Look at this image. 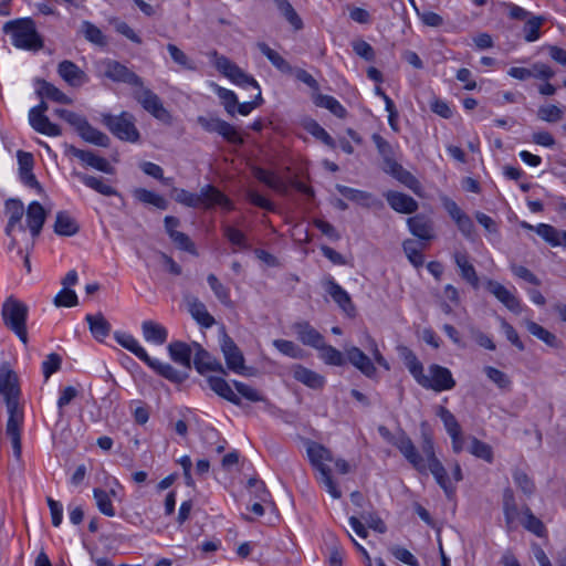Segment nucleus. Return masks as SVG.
Wrapping results in <instances>:
<instances>
[{
  "label": "nucleus",
  "mask_w": 566,
  "mask_h": 566,
  "mask_svg": "<svg viewBox=\"0 0 566 566\" xmlns=\"http://www.w3.org/2000/svg\"><path fill=\"white\" fill-rule=\"evenodd\" d=\"M391 443L419 473L426 474L429 471L447 497L450 499L455 493V485L449 478L444 465L436 455L434 442L430 433L422 432L421 450L424 458L403 431Z\"/></svg>",
  "instance_id": "f257e3e1"
},
{
  "label": "nucleus",
  "mask_w": 566,
  "mask_h": 566,
  "mask_svg": "<svg viewBox=\"0 0 566 566\" xmlns=\"http://www.w3.org/2000/svg\"><path fill=\"white\" fill-rule=\"evenodd\" d=\"M0 395L6 401L9 413L6 433L11 440L14 457L20 459L22 450V415L18 410L20 389L15 373L7 367L0 368Z\"/></svg>",
  "instance_id": "f03ea898"
},
{
  "label": "nucleus",
  "mask_w": 566,
  "mask_h": 566,
  "mask_svg": "<svg viewBox=\"0 0 566 566\" xmlns=\"http://www.w3.org/2000/svg\"><path fill=\"white\" fill-rule=\"evenodd\" d=\"M361 345L367 349L373 358L367 356L359 347L348 346L345 347L346 361L359 370L365 377L375 379L377 377V368L375 364L390 370V364L379 350L376 339L368 333L364 335Z\"/></svg>",
  "instance_id": "7ed1b4c3"
},
{
  "label": "nucleus",
  "mask_w": 566,
  "mask_h": 566,
  "mask_svg": "<svg viewBox=\"0 0 566 566\" xmlns=\"http://www.w3.org/2000/svg\"><path fill=\"white\" fill-rule=\"evenodd\" d=\"M174 199L188 208L211 209L220 206L228 211L233 209L232 201L213 185H206L200 189L199 193L190 192L186 189L175 188Z\"/></svg>",
  "instance_id": "20e7f679"
},
{
  "label": "nucleus",
  "mask_w": 566,
  "mask_h": 566,
  "mask_svg": "<svg viewBox=\"0 0 566 566\" xmlns=\"http://www.w3.org/2000/svg\"><path fill=\"white\" fill-rule=\"evenodd\" d=\"M3 32L11 35V43L17 49L39 51L43 48V40L31 18H20L6 22Z\"/></svg>",
  "instance_id": "39448f33"
},
{
  "label": "nucleus",
  "mask_w": 566,
  "mask_h": 566,
  "mask_svg": "<svg viewBox=\"0 0 566 566\" xmlns=\"http://www.w3.org/2000/svg\"><path fill=\"white\" fill-rule=\"evenodd\" d=\"M306 452L311 464L319 473L318 481L333 499H339L342 493L332 478L331 469L325 464L333 461L332 452L323 444L313 441L307 443Z\"/></svg>",
  "instance_id": "423d86ee"
},
{
  "label": "nucleus",
  "mask_w": 566,
  "mask_h": 566,
  "mask_svg": "<svg viewBox=\"0 0 566 566\" xmlns=\"http://www.w3.org/2000/svg\"><path fill=\"white\" fill-rule=\"evenodd\" d=\"M28 306L13 296L6 298L2 304L1 315L4 325L11 329L24 345L28 344Z\"/></svg>",
  "instance_id": "0eeeda50"
},
{
  "label": "nucleus",
  "mask_w": 566,
  "mask_h": 566,
  "mask_svg": "<svg viewBox=\"0 0 566 566\" xmlns=\"http://www.w3.org/2000/svg\"><path fill=\"white\" fill-rule=\"evenodd\" d=\"M371 139L382 158V170L402 182L403 185L411 187V184L416 182L415 177L406 170L395 158V149L392 145L386 140L381 135L375 133Z\"/></svg>",
  "instance_id": "6e6552de"
},
{
  "label": "nucleus",
  "mask_w": 566,
  "mask_h": 566,
  "mask_svg": "<svg viewBox=\"0 0 566 566\" xmlns=\"http://www.w3.org/2000/svg\"><path fill=\"white\" fill-rule=\"evenodd\" d=\"M134 120V116L127 112H122L118 116L112 114L102 115V123L114 136L130 143H136L139 139V133Z\"/></svg>",
  "instance_id": "1a4fd4ad"
},
{
  "label": "nucleus",
  "mask_w": 566,
  "mask_h": 566,
  "mask_svg": "<svg viewBox=\"0 0 566 566\" xmlns=\"http://www.w3.org/2000/svg\"><path fill=\"white\" fill-rule=\"evenodd\" d=\"M97 69L101 76L113 82L124 83L133 87H143V78L118 61L104 59L98 62Z\"/></svg>",
  "instance_id": "9d476101"
},
{
  "label": "nucleus",
  "mask_w": 566,
  "mask_h": 566,
  "mask_svg": "<svg viewBox=\"0 0 566 566\" xmlns=\"http://www.w3.org/2000/svg\"><path fill=\"white\" fill-rule=\"evenodd\" d=\"M429 375L423 374L418 385L424 389L436 392L451 390L455 387V380L452 373L447 367L438 364H431L428 367Z\"/></svg>",
  "instance_id": "9b49d317"
},
{
  "label": "nucleus",
  "mask_w": 566,
  "mask_h": 566,
  "mask_svg": "<svg viewBox=\"0 0 566 566\" xmlns=\"http://www.w3.org/2000/svg\"><path fill=\"white\" fill-rule=\"evenodd\" d=\"M503 509L509 530L523 526L526 531H531V512L528 509L518 510L511 489H505L503 493Z\"/></svg>",
  "instance_id": "f8f14e48"
},
{
  "label": "nucleus",
  "mask_w": 566,
  "mask_h": 566,
  "mask_svg": "<svg viewBox=\"0 0 566 566\" xmlns=\"http://www.w3.org/2000/svg\"><path fill=\"white\" fill-rule=\"evenodd\" d=\"M197 123L208 133H217L228 143L241 146L244 140L230 123L216 116H198Z\"/></svg>",
  "instance_id": "ddd939ff"
},
{
  "label": "nucleus",
  "mask_w": 566,
  "mask_h": 566,
  "mask_svg": "<svg viewBox=\"0 0 566 566\" xmlns=\"http://www.w3.org/2000/svg\"><path fill=\"white\" fill-rule=\"evenodd\" d=\"M216 67L220 73H222L226 77H228L235 85L242 87H253L256 91L261 90L258 82L251 75L247 74L241 67H239L235 63L230 61L226 56H218L216 60Z\"/></svg>",
  "instance_id": "4468645a"
},
{
  "label": "nucleus",
  "mask_w": 566,
  "mask_h": 566,
  "mask_svg": "<svg viewBox=\"0 0 566 566\" xmlns=\"http://www.w3.org/2000/svg\"><path fill=\"white\" fill-rule=\"evenodd\" d=\"M6 214L8 216V223L4 232L10 238L9 249L18 248V241L13 235L15 227L20 231L25 232V227L21 223L23 214L25 213L24 206L20 199H8L4 203Z\"/></svg>",
  "instance_id": "2eb2a0df"
},
{
  "label": "nucleus",
  "mask_w": 566,
  "mask_h": 566,
  "mask_svg": "<svg viewBox=\"0 0 566 566\" xmlns=\"http://www.w3.org/2000/svg\"><path fill=\"white\" fill-rule=\"evenodd\" d=\"M48 111V104L44 101L34 107H32L29 112V122L32 128L43 135L56 137L62 134L61 128L50 122L45 112Z\"/></svg>",
  "instance_id": "dca6fc26"
},
{
  "label": "nucleus",
  "mask_w": 566,
  "mask_h": 566,
  "mask_svg": "<svg viewBox=\"0 0 566 566\" xmlns=\"http://www.w3.org/2000/svg\"><path fill=\"white\" fill-rule=\"evenodd\" d=\"M140 91L135 93L136 101L143 108L161 122H169L171 116L164 107L160 97L147 87H139Z\"/></svg>",
  "instance_id": "f3484780"
},
{
  "label": "nucleus",
  "mask_w": 566,
  "mask_h": 566,
  "mask_svg": "<svg viewBox=\"0 0 566 566\" xmlns=\"http://www.w3.org/2000/svg\"><path fill=\"white\" fill-rule=\"evenodd\" d=\"M220 347L228 369L235 374L243 375L245 370L243 353L234 340L226 333L221 338Z\"/></svg>",
  "instance_id": "a211bd4d"
},
{
  "label": "nucleus",
  "mask_w": 566,
  "mask_h": 566,
  "mask_svg": "<svg viewBox=\"0 0 566 566\" xmlns=\"http://www.w3.org/2000/svg\"><path fill=\"white\" fill-rule=\"evenodd\" d=\"M25 217L27 227L30 230L32 237L30 244L25 247V249L29 250L33 248L34 240L40 235L42 231L46 220V211L39 201H32L25 210Z\"/></svg>",
  "instance_id": "6ab92c4d"
},
{
  "label": "nucleus",
  "mask_w": 566,
  "mask_h": 566,
  "mask_svg": "<svg viewBox=\"0 0 566 566\" xmlns=\"http://www.w3.org/2000/svg\"><path fill=\"white\" fill-rule=\"evenodd\" d=\"M195 349L193 366L200 375H205L207 371H217L222 375H227L223 365L207 352L199 343H192Z\"/></svg>",
  "instance_id": "aec40b11"
},
{
  "label": "nucleus",
  "mask_w": 566,
  "mask_h": 566,
  "mask_svg": "<svg viewBox=\"0 0 566 566\" xmlns=\"http://www.w3.org/2000/svg\"><path fill=\"white\" fill-rule=\"evenodd\" d=\"M322 285L333 301L348 315H355L356 308L349 294L331 275L326 276Z\"/></svg>",
  "instance_id": "412c9836"
},
{
  "label": "nucleus",
  "mask_w": 566,
  "mask_h": 566,
  "mask_svg": "<svg viewBox=\"0 0 566 566\" xmlns=\"http://www.w3.org/2000/svg\"><path fill=\"white\" fill-rule=\"evenodd\" d=\"M407 226L411 234L420 241L429 242L434 238V223L428 214L417 213L408 218Z\"/></svg>",
  "instance_id": "4be33fe9"
},
{
  "label": "nucleus",
  "mask_w": 566,
  "mask_h": 566,
  "mask_svg": "<svg viewBox=\"0 0 566 566\" xmlns=\"http://www.w3.org/2000/svg\"><path fill=\"white\" fill-rule=\"evenodd\" d=\"M292 329L303 345L314 349L322 347L325 342L324 336L306 321L294 323Z\"/></svg>",
  "instance_id": "5701e85b"
},
{
  "label": "nucleus",
  "mask_w": 566,
  "mask_h": 566,
  "mask_svg": "<svg viewBox=\"0 0 566 566\" xmlns=\"http://www.w3.org/2000/svg\"><path fill=\"white\" fill-rule=\"evenodd\" d=\"M66 147L67 154L73 155L86 166L105 174H113L114 168L105 158L97 156L91 150H83L73 145H67Z\"/></svg>",
  "instance_id": "b1692460"
},
{
  "label": "nucleus",
  "mask_w": 566,
  "mask_h": 566,
  "mask_svg": "<svg viewBox=\"0 0 566 566\" xmlns=\"http://www.w3.org/2000/svg\"><path fill=\"white\" fill-rule=\"evenodd\" d=\"M292 376L298 382L315 390L322 389L326 384L323 375L300 364L292 367Z\"/></svg>",
  "instance_id": "393cba45"
},
{
  "label": "nucleus",
  "mask_w": 566,
  "mask_h": 566,
  "mask_svg": "<svg viewBox=\"0 0 566 566\" xmlns=\"http://www.w3.org/2000/svg\"><path fill=\"white\" fill-rule=\"evenodd\" d=\"M385 197L396 212L410 214L418 210V202L409 195L390 190L385 193Z\"/></svg>",
  "instance_id": "a878e982"
},
{
  "label": "nucleus",
  "mask_w": 566,
  "mask_h": 566,
  "mask_svg": "<svg viewBox=\"0 0 566 566\" xmlns=\"http://www.w3.org/2000/svg\"><path fill=\"white\" fill-rule=\"evenodd\" d=\"M485 289L494 295L510 311L516 312L520 308V302L516 296L503 284L494 280H488Z\"/></svg>",
  "instance_id": "bb28decb"
},
{
  "label": "nucleus",
  "mask_w": 566,
  "mask_h": 566,
  "mask_svg": "<svg viewBox=\"0 0 566 566\" xmlns=\"http://www.w3.org/2000/svg\"><path fill=\"white\" fill-rule=\"evenodd\" d=\"M145 364L155 370L158 375L171 382L181 384L188 378L187 371L178 370L170 364L161 363L158 359L150 357V363L145 361Z\"/></svg>",
  "instance_id": "cd10ccee"
},
{
  "label": "nucleus",
  "mask_w": 566,
  "mask_h": 566,
  "mask_svg": "<svg viewBox=\"0 0 566 566\" xmlns=\"http://www.w3.org/2000/svg\"><path fill=\"white\" fill-rule=\"evenodd\" d=\"M57 73L71 86H80L86 80L84 71L69 60H64L59 63Z\"/></svg>",
  "instance_id": "c85d7f7f"
},
{
  "label": "nucleus",
  "mask_w": 566,
  "mask_h": 566,
  "mask_svg": "<svg viewBox=\"0 0 566 566\" xmlns=\"http://www.w3.org/2000/svg\"><path fill=\"white\" fill-rule=\"evenodd\" d=\"M168 352L175 363L184 366L187 370L191 368V355L192 352L195 353L192 344L188 345L179 340L172 342L168 345Z\"/></svg>",
  "instance_id": "c756f323"
},
{
  "label": "nucleus",
  "mask_w": 566,
  "mask_h": 566,
  "mask_svg": "<svg viewBox=\"0 0 566 566\" xmlns=\"http://www.w3.org/2000/svg\"><path fill=\"white\" fill-rule=\"evenodd\" d=\"M207 382L212 391L235 406L241 405L240 397L232 390L229 382L219 376L207 377Z\"/></svg>",
  "instance_id": "7c9ffc66"
},
{
  "label": "nucleus",
  "mask_w": 566,
  "mask_h": 566,
  "mask_svg": "<svg viewBox=\"0 0 566 566\" xmlns=\"http://www.w3.org/2000/svg\"><path fill=\"white\" fill-rule=\"evenodd\" d=\"M114 338L122 347L133 353L142 361L150 363V356L133 335L125 332H115Z\"/></svg>",
  "instance_id": "2f4dec72"
},
{
  "label": "nucleus",
  "mask_w": 566,
  "mask_h": 566,
  "mask_svg": "<svg viewBox=\"0 0 566 566\" xmlns=\"http://www.w3.org/2000/svg\"><path fill=\"white\" fill-rule=\"evenodd\" d=\"M253 175L260 182L266 185L272 190L282 195L287 193L289 187L286 182L275 172L256 167L253 169Z\"/></svg>",
  "instance_id": "473e14b6"
},
{
  "label": "nucleus",
  "mask_w": 566,
  "mask_h": 566,
  "mask_svg": "<svg viewBox=\"0 0 566 566\" xmlns=\"http://www.w3.org/2000/svg\"><path fill=\"white\" fill-rule=\"evenodd\" d=\"M85 321L91 334L97 342H103L109 335L112 326L102 313L87 314Z\"/></svg>",
  "instance_id": "72a5a7b5"
},
{
  "label": "nucleus",
  "mask_w": 566,
  "mask_h": 566,
  "mask_svg": "<svg viewBox=\"0 0 566 566\" xmlns=\"http://www.w3.org/2000/svg\"><path fill=\"white\" fill-rule=\"evenodd\" d=\"M142 332L145 340L155 345H163L168 338V331L161 324L154 321H144Z\"/></svg>",
  "instance_id": "f704fd0d"
},
{
  "label": "nucleus",
  "mask_w": 566,
  "mask_h": 566,
  "mask_svg": "<svg viewBox=\"0 0 566 566\" xmlns=\"http://www.w3.org/2000/svg\"><path fill=\"white\" fill-rule=\"evenodd\" d=\"M454 262L460 270V275L472 287L478 289L479 277L474 266L470 263L469 258L465 253L455 252Z\"/></svg>",
  "instance_id": "c9c22d12"
},
{
  "label": "nucleus",
  "mask_w": 566,
  "mask_h": 566,
  "mask_svg": "<svg viewBox=\"0 0 566 566\" xmlns=\"http://www.w3.org/2000/svg\"><path fill=\"white\" fill-rule=\"evenodd\" d=\"M536 233L552 247L566 248V231H559L553 226L539 223L534 229Z\"/></svg>",
  "instance_id": "e433bc0d"
},
{
  "label": "nucleus",
  "mask_w": 566,
  "mask_h": 566,
  "mask_svg": "<svg viewBox=\"0 0 566 566\" xmlns=\"http://www.w3.org/2000/svg\"><path fill=\"white\" fill-rule=\"evenodd\" d=\"M72 175L82 181L86 187L95 190L103 196H116L117 190L112 186L105 184L102 178L90 176L80 171H73Z\"/></svg>",
  "instance_id": "4c0bfd02"
},
{
  "label": "nucleus",
  "mask_w": 566,
  "mask_h": 566,
  "mask_svg": "<svg viewBox=\"0 0 566 566\" xmlns=\"http://www.w3.org/2000/svg\"><path fill=\"white\" fill-rule=\"evenodd\" d=\"M336 190L346 199L359 203L364 207H371L376 202L373 195L367 191L350 188L344 185H336Z\"/></svg>",
  "instance_id": "58836bf2"
},
{
  "label": "nucleus",
  "mask_w": 566,
  "mask_h": 566,
  "mask_svg": "<svg viewBox=\"0 0 566 566\" xmlns=\"http://www.w3.org/2000/svg\"><path fill=\"white\" fill-rule=\"evenodd\" d=\"M426 242H417L412 239H407L402 242V249L406 256L408 258L409 262L417 269L421 268L424 263L422 250L426 248Z\"/></svg>",
  "instance_id": "ea45409f"
},
{
  "label": "nucleus",
  "mask_w": 566,
  "mask_h": 566,
  "mask_svg": "<svg viewBox=\"0 0 566 566\" xmlns=\"http://www.w3.org/2000/svg\"><path fill=\"white\" fill-rule=\"evenodd\" d=\"M399 354L408 371L418 384L420 377H422V375L424 374L422 363L418 359L416 354L407 346L399 347Z\"/></svg>",
  "instance_id": "a19ab883"
},
{
  "label": "nucleus",
  "mask_w": 566,
  "mask_h": 566,
  "mask_svg": "<svg viewBox=\"0 0 566 566\" xmlns=\"http://www.w3.org/2000/svg\"><path fill=\"white\" fill-rule=\"evenodd\" d=\"M54 232L59 235L71 237L78 232V226L67 212L59 211L54 223Z\"/></svg>",
  "instance_id": "79ce46f5"
},
{
  "label": "nucleus",
  "mask_w": 566,
  "mask_h": 566,
  "mask_svg": "<svg viewBox=\"0 0 566 566\" xmlns=\"http://www.w3.org/2000/svg\"><path fill=\"white\" fill-rule=\"evenodd\" d=\"M38 95L61 104H71L72 99L53 84L42 80L39 81Z\"/></svg>",
  "instance_id": "37998d69"
},
{
  "label": "nucleus",
  "mask_w": 566,
  "mask_h": 566,
  "mask_svg": "<svg viewBox=\"0 0 566 566\" xmlns=\"http://www.w3.org/2000/svg\"><path fill=\"white\" fill-rule=\"evenodd\" d=\"M537 118L546 123H557L564 116V106L546 102L537 107Z\"/></svg>",
  "instance_id": "c03bdc74"
},
{
  "label": "nucleus",
  "mask_w": 566,
  "mask_h": 566,
  "mask_svg": "<svg viewBox=\"0 0 566 566\" xmlns=\"http://www.w3.org/2000/svg\"><path fill=\"white\" fill-rule=\"evenodd\" d=\"M222 232L228 241L234 247L233 252L251 249V244L249 243L247 235L235 227L229 224L223 226Z\"/></svg>",
  "instance_id": "a18cd8bd"
},
{
  "label": "nucleus",
  "mask_w": 566,
  "mask_h": 566,
  "mask_svg": "<svg viewBox=\"0 0 566 566\" xmlns=\"http://www.w3.org/2000/svg\"><path fill=\"white\" fill-rule=\"evenodd\" d=\"M316 350H318L319 353L318 357L326 365L339 367L346 364L345 352L342 353L334 346L325 344V342L323 343V346L317 348Z\"/></svg>",
  "instance_id": "49530a36"
},
{
  "label": "nucleus",
  "mask_w": 566,
  "mask_h": 566,
  "mask_svg": "<svg viewBox=\"0 0 566 566\" xmlns=\"http://www.w3.org/2000/svg\"><path fill=\"white\" fill-rule=\"evenodd\" d=\"M189 312L193 319L205 328H210L216 324L214 317L207 311L206 305L198 300L190 304Z\"/></svg>",
  "instance_id": "de8ad7c7"
},
{
  "label": "nucleus",
  "mask_w": 566,
  "mask_h": 566,
  "mask_svg": "<svg viewBox=\"0 0 566 566\" xmlns=\"http://www.w3.org/2000/svg\"><path fill=\"white\" fill-rule=\"evenodd\" d=\"M134 197L146 205H151L160 210H166L169 206L168 201L160 195L145 188L134 190Z\"/></svg>",
  "instance_id": "09e8293b"
},
{
  "label": "nucleus",
  "mask_w": 566,
  "mask_h": 566,
  "mask_svg": "<svg viewBox=\"0 0 566 566\" xmlns=\"http://www.w3.org/2000/svg\"><path fill=\"white\" fill-rule=\"evenodd\" d=\"M258 48L260 52L268 57V60L275 66L279 71L283 73H291L292 66L290 63L281 56L276 51L271 49L266 43L259 42Z\"/></svg>",
  "instance_id": "8fccbe9b"
},
{
  "label": "nucleus",
  "mask_w": 566,
  "mask_h": 566,
  "mask_svg": "<svg viewBox=\"0 0 566 566\" xmlns=\"http://www.w3.org/2000/svg\"><path fill=\"white\" fill-rule=\"evenodd\" d=\"M314 103L318 107H323L328 109L333 115L338 118H344L347 115L346 108L334 97L331 95L318 94Z\"/></svg>",
  "instance_id": "3c124183"
},
{
  "label": "nucleus",
  "mask_w": 566,
  "mask_h": 566,
  "mask_svg": "<svg viewBox=\"0 0 566 566\" xmlns=\"http://www.w3.org/2000/svg\"><path fill=\"white\" fill-rule=\"evenodd\" d=\"M93 497L97 510L107 517L116 515L115 507L109 499V493L101 488L93 489Z\"/></svg>",
  "instance_id": "603ef678"
},
{
  "label": "nucleus",
  "mask_w": 566,
  "mask_h": 566,
  "mask_svg": "<svg viewBox=\"0 0 566 566\" xmlns=\"http://www.w3.org/2000/svg\"><path fill=\"white\" fill-rule=\"evenodd\" d=\"M207 282L221 304L227 307L233 306L230 289L228 286L223 285L214 274H209L207 276Z\"/></svg>",
  "instance_id": "864d4df0"
},
{
  "label": "nucleus",
  "mask_w": 566,
  "mask_h": 566,
  "mask_svg": "<svg viewBox=\"0 0 566 566\" xmlns=\"http://www.w3.org/2000/svg\"><path fill=\"white\" fill-rule=\"evenodd\" d=\"M469 452L475 458L482 459L488 463H492L494 460L493 449L490 444L479 440L475 437H471Z\"/></svg>",
  "instance_id": "5fc2aeb1"
},
{
  "label": "nucleus",
  "mask_w": 566,
  "mask_h": 566,
  "mask_svg": "<svg viewBox=\"0 0 566 566\" xmlns=\"http://www.w3.org/2000/svg\"><path fill=\"white\" fill-rule=\"evenodd\" d=\"M276 8L280 10L285 20L295 29L301 30L303 28V21L294 10L293 6L289 0H273Z\"/></svg>",
  "instance_id": "6e6d98bb"
},
{
  "label": "nucleus",
  "mask_w": 566,
  "mask_h": 566,
  "mask_svg": "<svg viewBox=\"0 0 566 566\" xmlns=\"http://www.w3.org/2000/svg\"><path fill=\"white\" fill-rule=\"evenodd\" d=\"M213 87H214V93L220 98L221 104L223 105L226 112L230 116H234L235 108L238 105V97H237L235 93L228 88L221 87L217 84H213Z\"/></svg>",
  "instance_id": "4d7b16f0"
},
{
  "label": "nucleus",
  "mask_w": 566,
  "mask_h": 566,
  "mask_svg": "<svg viewBox=\"0 0 566 566\" xmlns=\"http://www.w3.org/2000/svg\"><path fill=\"white\" fill-rule=\"evenodd\" d=\"M81 138L86 143L99 146V147H108L109 137L97 128L93 127L90 123L86 125L85 129L80 134Z\"/></svg>",
  "instance_id": "13d9d810"
},
{
  "label": "nucleus",
  "mask_w": 566,
  "mask_h": 566,
  "mask_svg": "<svg viewBox=\"0 0 566 566\" xmlns=\"http://www.w3.org/2000/svg\"><path fill=\"white\" fill-rule=\"evenodd\" d=\"M82 32L85 39L98 46H105L107 44L106 36L103 34L99 28L90 21H83L81 25Z\"/></svg>",
  "instance_id": "bf43d9fd"
},
{
  "label": "nucleus",
  "mask_w": 566,
  "mask_h": 566,
  "mask_svg": "<svg viewBox=\"0 0 566 566\" xmlns=\"http://www.w3.org/2000/svg\"><path fill=\"white\" fill-rule=\"evenodd\" d=\"M167 51L171 57V60L178 64L180 67L187 71H196V63L187 56V54L181 51L177 45L169 43L167 44Z\"/></svg>",
  "instance_id": "052dcab7"
},
{
  "label": "nucleus",
  "mask_w": 566,
  "mask_h": 566,
  "mask_svg": "<svg viewBox=\"0 0 566 566\" xmlns=\"http://www.w3.org/2000/svg\"><path fill=\"white\" fill-rule=\"evenodd\" d=\"M273 346L284 356L298 359L303 357V349L292 340L274 339Z\"/></svg>",
  "instance_id": "680f3d73"
},
{
  "label": "nucleus",
  "mask_w": 566,
  "mask_h": 566,
  "mask_svg": "<svg viewBox=\"0 0 566 566\" xmlns=\"http://www.w3.org/2000/svg\"><path fill=\"white\" fill-rule=\"evenodd\" d=\"M437 415L442 420L443 426L449 436H455L457 433H461V426L458 422L454 415L449 409H447L443 406H440Z\"/></svg>",
  "instance_id": "e2e57ef3"
},
{
  "label": "nucleus",
  "mask_w": 566,
  "mask_h": 566,
  "mask_svg": "<svg viewBox=\"0 0 566 566\" xmlns=\"http://www.w3.org/2000/svg\"><path fill=\"white\" fill-rule=\"evenodd\" d=\"M327 553L329 566H342L345 552L338 541L332 535L327 543Z\"/></svg>",
  "instance_id": "0e129e2a"
},
{
  "label": "nucleus",
  "mask_w": 566,
  "mask_h": 566,
  "mask_svg": "<svg viewBox=\"0 0 566 566\" xmlns=\"http://www.w3.org/2000/svg\"><path fill=\"white\" fill-rule=\"evenodd\" d=\"M53 303L57 307H73L78 303L76 293L69 289L63 287L54 297Z\"/></svg>",
  "instance_id": "69168bd1"
},
{
  "label": "nucleus",
  "mask_w": 566,
  "mask_h": 566,
  "mask_svg": "<svg viewBox=\"0 0 566 566\" xmlns=\"http://www.w3.org/2000/svg\"><path fill=\"white\" fill-rule=\"evenodd\" d=\"M233 386L237 389L238 394L249 401L259 402L265 400L264 396L261 392H259L255 388L242 381L233 380Z\"/></svg>",
  "instance_id": "338daca9"
},
{
  "label": "nucleus",
  "mask_w": 566,
  "mask_h": 566,
  "mask_svg": "<svg viewBox=\"0 0 566 566\" xmlns=\"http://www.w3.org/2000/svg\"><path fill=\"white\" fill-rule=\"evenodd\" d=\"M389 551L391 555L401 563L408 566H420L417 557L407 548L396 545L391 546Z\"/></svg>",
  "instance_id": "774afa93"
}]
</instances>
